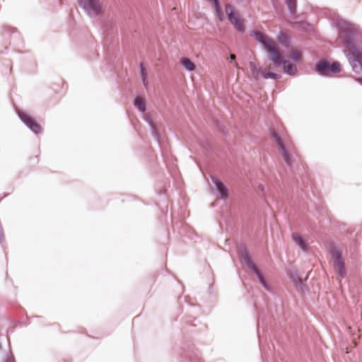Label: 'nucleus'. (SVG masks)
Segmentation results:
<instances>
[{
  "label": "nucleus",
  "instance_id": "f257e3e1",
  "mask_svg": "<svg viewBox=\"0 0 362 362\" xmlns=\"http://www.w3.org/2000/svg\"><path fill=\"white\" fill-rule=\"evenodd\" d=\"M252 35L261 43L269 54V59L276 65H282L285 73L294 75L297 71L296 66L288 60L283 59L276 42L264 33L259 30H253Z\"/></svg>",
  "mask_w": 362,
  "mask_h": 362
},
{
  "label": "nucleus",
  "instance_id": "f03ea898",
  "mask_svg": "<svg viewBox=\"0 0 362 362\" xmlns=\"http://www.w3.org/2000/svg\"><path fill=\"white\" fill-rule=\"evenodd\" d=\"M346 29L347 30V33L341 32L339 40L344 44V52L348 57L350 63L352 64L354 70L358 72V69L362 68V52L351 42L350 35L354 32L353 28L348 25Z\"/></svg>",
  "mask_w": 362,
  "mask_h": 362
},
{
  "label": "nucleus",
  "instance_id": "7ed1b4c3",
  "mask_svg": "<svg viewBox=\"0 0 362 362\" xmlns=\"http://www.w3.org/2000/svg\"><path fill=\"white\" fill-rule=\"evenodd\" d=\"M271 135L272 138L274 139L276 145L278 146L279 150L281 152L284 160L288 165H291V156L288 152V148L286 147V144H284L279 134L274 129H273L271 132Z\"/></svg>",
  "mask_w": 362,
  "mask_h": 362
},
{
  "label": "nucleus",
  "instance_id": "20e7f679",
  "mask_svg": "<svg viewBox=\"0 0 362 362\" xmlns=\"http://www.w3.org/2000/svg\"><path fill=\"white\" fill-rule=\"evenodd\" d=\"M225 11L228 15V20L234 25L236 30L243 32L245 30L243 21L240 18L239 15L233 11L230 5H226Z\"/></svg>",
  "mask_w": 362,
  "mask_h": 362
},
{
  "label": "nucleus",
  "instance_id": "39448f33",
  "mask_svg": "<svg viewBox=\"0 0 362 362\" xmlns=\"http://www.w3.org/2000/svg\"><path fill=\"white\" fill-rule=\"evenodd\" d=\"M316 71L322 75H328L329 71L334 74L339 73L341 71V66L337 62L329 64L327 62L322 61L316 65Z\"/></svg>",
  "mask_w": 362,
  "mask_h": 362
},
{
  "label": "nucleus",
  "instance_id": "423d86ee",
  "mask_svg": "<svg viewBox=\"0 0 362 362\" xmlns=\"http://www.w3.org/2000/svg\"><path fill=\"white\" fill-rule=\"evenodd\" d=\"M334 269L340 278H344L346 274V270L344 266V262L340 252L336 251L333 253Z\"/></svg>",
  "mask_w": 362,
  "mask_h": 362
},
{
  "label": "nucleus",
  "instance_id": "0eeeda50",
  "mask_svg": "<svg viewBox=\"0 0 362 362\" xmlns=\"http://www.w3.org/2000/svg\"><path fill=\"white\" fill-rule=\"evenodd\" d=\"M18 115L21 119L35 134H39L42 132L41 126L28 114L22 112H19Z\"/></svg>",
  "mask_w": 362,
  "mask_h": 362
},
{
  "label": "nucleus",
  "instance_id": "6e6552de",
  "mask_svg": "<svg viewBox=\"0 0 362 362\" xmlns=\"http://www.w3.org/2000/svg\"><path fill=\"white\" fill-rule=\"evenodd\" d=\"M79 1L90 14H98L101 11V4L99 0H79Z\"/></svg>",
  "mask_w": 362,
  "mask_h": 362
},
{
  "label": "nucleus",
  "instance_id": "1a4fd4ad",
  "mask_svg": "<svg viewBox=\"0 0 362 362\" xmlns=\"http://www.w3.org/2000/svg\"><path fill=\"white\" fill-rule=\"evenodd\" d=\"M214 183L215 184L217 190L220 193L219 197L221 199H226L228 196V192L224 184L217 179H214Z\"/></svg>",
  "mask_w": 362,
  "mask_h": 362
},
{
  "label": "nucleus",
  "instance_id": "9d476101",
  "mask_svg": "<svg viewBox=\"0 0 362 362\" xmlns=\"http://www.w3.org/2000/svg\"><path fill=\"white\" fill-rule=\"evenodd\" d=\"M289 57L296 63L300 62L303 59L302 52L297 48H292L289 52Z\"/></svg>",
  "mask_w": 362,
  "mask_h": 362
},
{
  "label": "nucleus",
  "instance_id": "9b49d317",
  "mask_svg": "<svg viewBox=\"0 0 362 362\" xmlns=\"http://www.w3.org/2000/svg\"><path fill=\"white\" fill-rule=\"evenodd\" d=\"M180 64L182 66L189 71H193L196 69L195 64L187 57H182L180 59Z\"/></svg>",
  "mask_w": 362,
  "mask_h": 362
},
{
  "label": "nucleus",
  "instance_id": "f8f14e48",
  "mask_svg": "<svg viewBox=\"0 0 362 362\" xmlns=\"http://www.w3.org/2000/svg\"><path fill=\"white\" fill-rule=\"evenodd\" d=\"M292 238L301 249L303 250H306L308 249V244L306 241L300 235L294 233L293 234Z\"/></svg>",
  "mask_w": 362,
  "mask_h": 362
},
{
  "label": "nucleus",
  "instance_id": "ddd939ff",
  "mask_svg": "<svg viewBox=\"0 0 362 362\" xmlns=\"http://www.w3.org/2000/svg\"><path fill=\"white\" fill-rule=\"evenodd\" d=\"M261 74L262 77L264 78H270L273 79H277L279 77V76L277 74H275L270 71V67L265 68L264 69H263L261 72Z\"/></svg>",
  "mask_w": 362,
  "mask_h": 362
},
{
  "label": "nucleus",
  "instance_id": "4468645a",
  "mask_svg": "<svg viewBox=\"0 0 362 362\" xmlns=\"http://www.w3.org/2000/svg\"><path fill=\"white\" fill-rule=\"evenodd\" d=\"M134 105L141 112H144L146 110L145 100L143 98H136L134 100Z\"/></svg>",
  "mask_w": 362,
  "mask_h": 362
},
{
  "label": "nucleus",
  "instance_id": "2eb2a0df",
  "mask_svg": "<svg viewBox=\"0 0 362 362\" xmlns=\"http://www.w3.org/2000/svg\"><path fill=\"white\" fill-rule=\"evenodd\" d=\"M250 67L253 77L256 79H258L260 76V72L259 70L257 68L254 62H250Z\"/></svg>",
  "mask_w": 362,
  "mask_h": 362
},
{
  "label": "nucleus",
  "instance_id": "dca6fc26",
  "mask_svg": "<svg viewBox=\"0 0 362 362\" xmlns=\"http://www.w3.org/2000/svg\"><path fill=\"white\" fill-rule=\"evenodd\" d=\"M291 13H294L296 10V0H286Z\"/></svg>",
  "mask_w": 362,
  "mask_h": 362
},
{
  "label": "nucleus",
  "instance_id": "f3484780",
  "mask_svg": "<svg viewBox=\"0 0 362 362\" xmlns=\"http://www.w3.org/2000/svg\"><path fill=\"white\" fill-rule=\"evenodd\" d=\"M140 69H141V76H142L143 83H144V86H146L147 84H148V82H147V79H146V69H145V67L144 66L143 64H141Z\"/></svg>",
  "mask_w": 362,
  "mask_h": 362
},
{
  "label": "nucleus",
  "instance_id": "a211bd4d",
  "mask_svg": "<svg viewBox=\"0 0 362 362\" xmlns=\"http://www.w3.org/2000/svg\"><path fill=\"white\" fill-rule=\"evenodd\" d=\"M255 269V273L257 274V276H258V279L259 280V281L261 282V284L264 286H266V282H265V280L263 277V276L262 275V274L260 273V272L257 269V268H254Z\"/></svg>",
  "mask_w": 362,
  "mask_h": 362
},
{
  "label": "nucleus",
  "instance_id": "6ab92c4d",
  "mask_svg": "<svg viewBox=\"0 0 362 362\" xmlns=\"http://www.w3.org/2000/svg\"><path fill=\"white\" fill-rule=\"evenodd\" d=\"M230 58L231 61L232 60H235V55L234 54H231L230 55Z\"/></svg>",
  "mask_w": 362,
  "mask_h": 362
},
{
  "label": "nucleus",
  "instance_id": "aec40b11",
  "mask_svg": "<svg viewBox=\"0 0 362 362\" xmlns=\"http://www.w3.org/2000/svg\"><path fill=\"white\" fill-rule=\"evenodd\" d=\"M358 81H359L361 83H362V78H358Z\"/></svg>",
  "mask_w": 362,
  "mask_h": 362
}]
</instances>
